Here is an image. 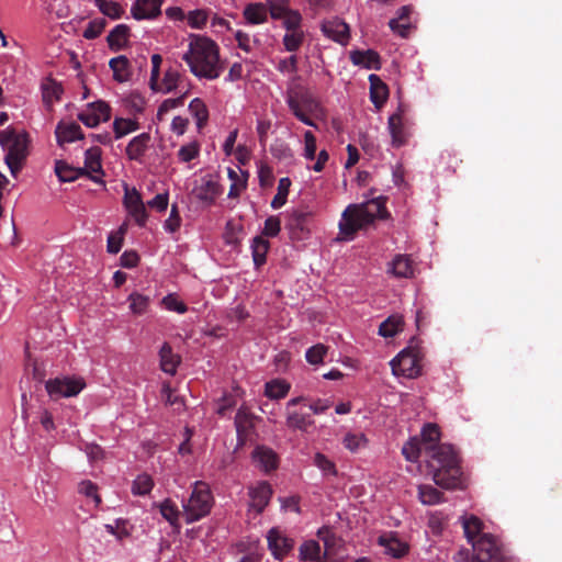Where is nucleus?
Segmentation results:
<instances>
[{
	"label": "nucleus",
	"instance_id": "1",
	"mask_svg": "<svg viewBox=\"0 0 562 562\" xmlns=\"http://www.w3.org/2000/svg\"><path fill=\"white\" fill-rule=\"evenodd\" d=\"M440 427L435 423L424 424V458L434 482L446 490L464 488L460 458L453 446L439 443Z\"/></svg>",
	"mask_w": 562,
	"mask_h": 562
},
{
	"label": "nucleus",
	"instance_id": "2",
	"mask_svg": "<svg viewBox=\"0 0 562 562\" xmlns=\"http://www.w3.org/2000/svg\"><path fill=\"white\" fill-rule=\"evenodd\" d=\"M190 71L199 79L214 80L224 70V64L220 59L217 44L204 36H194L189 49L183 55Z\"/></svg>",
	"mask_w": 562,
	"mask_h": 562
},
{
	"label": "nucleus",
	"instance_id": "3",
	"mask_svg": "<svg viewBox=\"0 0 562 562\" xmlns=\"http://www.w3.org/2000/svg\"><path fill=\"white\" fill-rule=\"evenodd\" d=\"M387 211L384 202L373 199L363 204L349 205L339 222V235L342 240L353 239L359 229L366 228L376 218H385Z\"/></svg>",
	"mask_w": 562,
	"mask_h": 562
},
{
	"label": "nucleus",
	"instance_id": "4",
	"mask_svg": "<svg viewBox=\"0 0 562 562\" xmlns=\"http://www.w3.org/2000/svg\"><path fill=\"white\" fill-rule=\"evenodd\" d=\"M285 101L290 111L299 121L305 125L316 127L311 116L319 114L322 105L308 88L302 85L289 87Z\"/></svg>",
	"mask_w": 562,
	"mask_h": 562
},
{
	"label": "nucleus",
	"instance_id": "5",
	"mask_svg": "<svg viewBox=\"0 0 562 562\" xmlns=\"http://www.w3.org/2000/svg\"><path fill=\"white\" fill-rule=\"evenodd\" d=\"M0 145L5 151L4 162L15 177L27 157L29 135L25 131L8 127L0 131Z\"/></svg>",
	"mask_w": 562,
	"mask_h": 562
},
{
	"label": "nucleus",
	"instance_id": "6",
	"mask_svg": "<svg viewBox=\"0 0 562 562\" xmlns=\"http://www.w3.org/2000/svg\"><path fill=\"white\" fill-rule=\"evenodd\" d=\"M212 506L213 495L209 485L201 481L195 482L189 499L182 503L187 524H192L209 515Z\"/></svg>",
	"mask_w": 562,
	"mask_h": 562
},
{
	"label": "nucleus",
	"instance_id": "7",
	"mask_svg": "<svg viewBox=\"0 0 562 562\" xmlns=\"http://www.w3.org/2000/svg\"><path fill=\"white\" fill-rule=\"evenodd\" d=\"M472 562H508L504 557L498 539L492 533H483L472 543Z\"/></svg>",
	"mask_w": 562,
	"mask_h": 562
},
{
	"label": "nucleus",
	"instance_id": "8",
	"mask_svg": "<svg viewBox=\"0 0 562 562\" xmlns=\"http://www.w3.org/2000/svg\"><path fill=\"white\" fill-rule=\"evenodd\" d=\"M419 352L415 349L408 348L398 353L391 362L392 372L395 375H401L409 379L417 378L422 372Z\"/></svg>",
	"mask_w": 562,
	"mask_h": 562
},
{
	"label": "nucleus",
	"instance_id": "9",
	"mask_svg": "<svg viewBox=\"0 0 562 562\" xmlns=\"http://www.w3.org/2000/svg\"><path fill=\"white\" fill-rule=\"evenodd\" d=\"M85 383L80 379L56 378L45 384L48 395L53 400L76 396L83 389Z\"/></svg>",
	"mask_w": 562,
	"mask_h": 562
},
{
	"label": "nucleus",
	"instance_id": "10",
	"mask_svg": "<svg viewBox=\"0 0 562 562\" xmlns=\"http://www.w3.org/2000/svg\"><path fill=\"white\" fill-rule=\"evenodd\" d=\"M111 117L110 105L102 101L88 103L86 109L78 114V120L88 127H95L100 122H106Z\"/></svg>",
	"mask_w": 562,
	"mask_h": 562
},
{
	"label": "nucleus",
	"instance_id": "11",
	"mask_svg": "<svg viewBox=\"0 0 562 562\" xmlns=\"http://www.w3.org/2000/svg\"><path fill=\"white\" fill-rule=\"evenodd\" d=\"M123 203L135 222L139 226H144L147 221V212L139 192L135 188L130 189L125 186Z\"/></svg>",
	"mask_w": 562,
	"mask_h": 562
},
{
	"label": "nucleus",
	"instance_id": "12",
	"mask_svg": "<svg viewBox=\"0 0 562 562\" xmlns=\"http://www.w3.org/2000/svg\"><path fill=\"white\" fill-rule=\"evenodd\" d=\"M267 540L268 548L277 560H282L294 547V540L278 528L268 531Z\"/></svg>",
	"mask_w": 562,
	"mask_h": 562
},
{
	"label": "nucleus",
	"instance_id": "13",
	"mask_svg": "<svg viewBox=\"0 0 562 562\" xmlns=\"http://www.w3.org/2000/svg\"><path fill=\"white\" fill-rule=\"evenodd\" d=\"M182 82V74L179 71L177 67H168L164 77L159 79L156 77V82L149 81V87L155 92H160L164 94L170 93L180 87Z\"/></svg>",
	"mask_w": 562,
	"mask_h": 562
},
{
	"label": "nucleus",
	"instance_id": "14",
	"mask_svg": "<svg viewBox=\"0 0 562 562\" xmlns=\"http://www.w3.org/2000/svg\"><path fill=\"white\" fill-rule=\"evenodd\" d=\"M82 169H86V176L90 180L104 186V181L101 179L104 172L101 164V149L99 147H91L86 150L85 167Z\"/></svg>",
	"mask_w": 562,
	"mask_h": 562
},
{
	"label": "nucleus",
	"instance_id": "15",
	"mask_svg": "<svg viewBox=\"0 0 562 562\" xmlns=\"http://www.w3.org/2000/svg\"><path fill=\"white\" fill-rule=\"evenodd\" d=\"M221 193V186L212 176L203 177L200 184L195 186L193 189L195 198L206 204H213Z\"/></svg>",
	"mask_w": 562,
	"mask_h": 562
},
{
	"label": "nucleus",
	"instance_id": "16",
	"mask_svg": "<svg viewBox=\"0 0 562 562\" xmlns=\"http://www.w3.org/2000/svg\"><path fill=\"white\" fill-rule=\"evenodd\" d=\"M162 0H135L131 8L132 16L135 20H150L157 18L161 12Z\"/></svg>",
	"mask_w": 562,
	"mask_h": 562
},
{
	"label": "nucleus",
	"instance_id": "17",
	"mask_svg": "<svg viewBox=\"0 0 562 562\" xmlns=\"http://www.w3.org/2000/svg\"><path fill=\"white\" fill-rule=\"evenodd\" d=\"M272 495V488L267 482H259L249 488V507L260 514L268 505Z\"/></svg>",
	"mask_w": 562,
	"mask_h": 562
},
{
	"label": "nucleus",
	"instance_id": "18",
	"mask_svg": "<svg viewBox=\"0 0 562 562\" xmlns=\"http://www.w3.org/2000/svg\"><path fill=\"white\" fill-rule=\"evenodd\" d=\"M150 139L149 133H142L133 137L125 149L128 159L139 161L148 149Z\"/></svg>",
	"mask_w": 562,
	"mask_h": 562
},
{
	"label": "nucleus",
	"instance_id": "19",
	"mask_svg": "<svg viewBox=\"0 0 562 562\" xmlns=\"http://www.w3.org/2000/svg\"><path fill=\"white\" fill-rule=\"evenodd\" d=\"M350 60L353 65L363 67L366 69H380V56L372 49L367 50H352L350 52Z\"/></svg>",
	"mask_w": 562,
	"mask_h": 562
},
{
	"label": "nucleus",
	"instance_id": "20",
	"mask_svg": "<svg viewBox=\"0 0 562 562\" xmlns=\"http://www.w3.org/2000/svg\"><path fill=\"white\" fill-rule=\"evenodd\" d=\"M370 99L376 109H381L389 97V88L378 75L369 76Z\"/></svg>",
	"mask_w": 562,
	"mask_h": 562
},
{
	"label": "nucleus",
	"instance_id": "21",
	"mask_svg": "<svg viewBox=\"0 0 562 562\" xmlns=\"http://www.w3.org/2000/svg\"><path fill=\"white\" fill-rule=\"evenodd\" d=\"M322 31L327 37L341 44H345L349 38V26L339 20L323 23Z\"/></svg>",
	"mask_w": 562,
	"mask_h": 562
},
{
	"label": "nucleus",
	"instance_id": "22",
	"mask_svg": "<svg viewBox=\"0 0 562 562\" xmlns=\"http://www.w3.org/2000/svg\"><path fill=\"white\" fill-rule=\"evenodd\" d=\"M460 521L464 531V536L469 543H473L483 532V521L475 515H463Z\"/></svg>",
	"mask_w": 562,
	"mask_h": 562
},
{
	"label": "nucleus",
	"instance_id": "23",
	"mask_svg": "<svg viewBox=\"0 0 562 562\" xmlns=\"http://www.w3.org/2000/svg\"><path fill=\"white\" fill-rule=\"evenodd\" d=\"M160 369L169 374L177 373L178 366L180 364V357L173 353L171 346L165 342L159 350Z\"/></svg>",
	"mask_w": 562,
	"mask_h": 562
},
{
	"label": "nucleus",
	"instance_id": "24",
	"mask_svg": "<svg viewBox=\"0 0 562 562\" xmlns=\"http://www.w3.org/2000/svg\"><path fill=\"white\" fill-rule=\"evenodd\" d=\"M378 543L384 549V553L392 558H401L407 552V546L391 533L380 536Z\"/></svg>",
	"mask_w": 562,
	"mask_h": 562
},
{
	"label": "nucleus",
	"instance_id": "25",
	"mask_svg": "<svg viewBox=\"0 0 562 562\" xmlns=\"http://www.w3.org/2000/svg\"><path fill=\"white\" fill-rule=\"evenodd\" d=\"M55 134L58 144L72 143L83 137L81 128L77 123H59Z\"/></svg>",
	"mask_w": 562,
	"mask_h": 562
},
{
	"label": "nucleus",
	"instance_id": "26",
	"mask_svg": "<svg viewBox=\"0 0 562 562\" xmlns=\"http://www.w3.org/2000/svg\"><path fill=\"white\" fill-rule=\"evenodd\" d=\"M422 452V439L418 436L411 437L402 448L405 459L411 462L415 470H420L419 457Z\"/></svg>",
	"mask_w": 562,
	"mask_h": 562
},
{
	"label": "nucleus",
	"instance_id": "27",
	"mask_svg": "<svg viewBox=\"0 0 562 562\" xmlns=\"http://www.w3.org/2000/svg\"><path fill=\"white\" fill-rule=\"evenodd\" d=\"M314 420L310 414L288 409L285 425L292 430L307 431Z\"/></svg>",
	"mask_w": 562,
	"mask_h": 562
},
{
	"label": "nucleus",
	"instance_id": "28",
	"mask_svg": "<svg viewBox=\"0 0 562 562\" xmlns=\"http://www.w3.org/2000/svg\"><path fill=\"white\" fill-rule=\"evenodd\" d=\"M243 15L249 24H261L268 20L267 5L261 2L249 3L245 7Z\"/></svg>",
	"mask_w": 562,
	"mask_h": 562
},
{
	"label": "nucleus",
	"instance_id": "29",
	"mask_svg": "<svg viewBox=\"0 0 562 562\" xmlns=\"http://www.w3.org/2000/svg\"><path fill=\"white\" fill-rule=\"evenodd\" d=\"M55 172L61 182H71L80 177L86 176V169L71 167L63 160L56 161Z\"/></svg>",
	"mask_w": 562,
	"mask_h": 562
},
{
	"label": "nucleus",
	"instance_id": "30",
	"mask_svg": "<svg viewBox=\"0 0 562 562\" xmlns=\"http://www.w3.org/2000/svg\"><path fill=\"white\" fill-rule=\"evenodd\" d=\"M130 29L125 24L116 25L108 35L106 41L112 50L122 49L128 40Z\"/></svg>",
	"mask_w": 562,
	"mask_h": 562
},
{
	"label": "nucleus",
	"instance_id": "31",
	"mask_svg": "<svg viewBox=\"0 0 562 562\" xmlns=\"http://www.w3.org/2000/svg\"><path fill=\"white\" fill-rule=\"evenodd\" d=\"M109 66L113 71V79L115 81L125 82L130 79V61L125 56L121 55L112 58L109 63Z\"/></svg>",
	"mask_w": 562,
	"mask_h": 562
},
{
	"label": "nucleus",
	"instance_id": "32",
	"mask_svg": "<svg viewBox=\"0 0 562 562\" xmlns=\"http://www.w3.org/2000/svg\"><path fill=\"white\" fill-rule=\"evenodd\" d=\"M189 112L195 119L198 130H202L209 121V109L200 98H194L189 104Z\"/></svg>",
	"mask_w": 562,
	"mask_h": 562
},
{
	"label": "nucleus",
	"instance_id": "33",
	"mask_svg": "<svg viewBox=\"0 0 562 562\" xmlns=\"http://www.w3.org/2000/svg\"><path fill=\"white\" fill-rule=\"evenodd\" d=\"M291 389L290 383L282 379H274L265 384V395L271 400L285 397Z\"/></svg>",
	"mask_w": 562,
	"mask_h": 562
},
{
	"label": "nucleus",
	"instance_id": "34",
	"mask_svg": "<svg viewBox=\"0 0 562 562\" xmlns=\"http://www.w3.org/2000/svg\"><path fill=\"white\" fill-rule=\"evenodd\" d=\"M254 459L266 472L277 468V454L269 448L257 447L254 451Z\"/></svg>",
	"mask_w": 562,
	"mask_h": 562
},
{
	"label": "nucleus",
	"instance_id": "35",
	"mask_svg": "<svg viewBox=\"0 0 562 562\" xmlns=\"http://www.w3.org/2000/svg\"><path fill=\"white\" fill-rule=\"evenodd\" d=\"M239 171H240V175L232 168L227 169L228 178L232 180V184H231L229 192H228V198H231V199L238 198L240 195V193L246 189V186H247L248 173L243 172L241 170H239Z\"/></svg>",
	"mask_w": 562,
	"mask_h": 562
},
{
	"label": "nucleus",
	"instance_id": "36",
	"mask_svg": "<svg viewBox=\"0 0 562 562\" xmlns=\"http://www.w3.org/2000/svg\"><path fill=\"white\" fill-rule=\"evenodd\" d=\"M389 132L392 138V145L400 147L405 144V132L402 125V117L398 114H393L389 119Z\"/></svg>",
	"mask_w": 562,
	"mask_h": 562
},
{
	"label": "nucleus",
	"instance_id": "37",
	"mask_svg": "<svg viewBox=\"0 0 562 562\" xmlns=\"http://www.w3.org/2000/svg\"><path fill=\"white\" fill-rule=\"evenodd\" d=\"M390 272L398 278H408L413 274L412 261L407 256H396L390 265Z\"/></svg>",
	"mask_w": 562,
	"mask_h": 562
},
{
	"label": "nucleus",
	"instance_id": "38",
	"mask_svg": "<svg viewBox=\"0 0 562 562\" xmlns=\"http://www.w3.org/2000/svg\"><path fill=\"white\" fill-rule=\"evenodd\" d=\"M403 329V318L400 315H391L379 326V335L385 338L394 337Z\"/></svg>",
	"mask_w": 562,
	"mask_h": 562
},
{
	"label": "nucleus",
	"instance_id": "39",
	"mask_svg": "<svg viewBox=\"0 0 562 562\" xmlns=\"http://www.w3.org/2000/svg\"><path fill=\"white\" fill-rule=\"evenodd\" d=\"M139 128V124L133 119L116 117L113 122V132L116 139L124 137Z\"/></svg>",
	"mask_w": 562,
	"mask_h": 562
},
{
	"label": "nucleus",
	"instance_id": "40",
	"mask_svg": "<svg viewBox=\"0 0 562 562\" xmlns=\"http://www.w3.org/2000/svg\"><path fill=\"white\" fill-rule=\"evenodd\" d=\"M235 427L239 438L247 436L250 428L254 427L252 415L244 407H240L235 416Z\"/></svg>",
	"mask_w": 562,
	"mask_h": 562
},
{
	"label": "nucleus",
	"instance_id": "41",
	"mask_svg": "<svg viewBox=\"0 0 562 562\" xmlns=\"http://www.w3.org/2000/svg\"><path fill=\"white\" fill-rule=\"evenodd\" d=\"M269 249L268 240L263 239L260 236H257L252 239L251 243V252L252 259L256 267H260L266 262V256Z\"/></svg>",
	"mask_w": 562,
	"mask_h": 562
},
{
	"label": "nucleus",
	"instance_id": "42",
	"mask_svg": "<svg viewBox=\"0 0 562 562\" xmlns=\"http://www.w3.org/2000/svg\"><path fill=\"white\" fill-rule=\"evenodd\" d=\"M61 93H63V88L55 80L47 79L42 85L43 101L47 105H50L53 102L59 100Z\"/></svg>",
	"mask_w": 562,
	"mask_h": 562
},
{
	"label": "nucleus",
	"instance_id": "43",
	"mask_svg": "<svg viewBox=\"0 0 562 562\" xmlns=\"http://www.w3.org/2000/svg\"><path fill=\"white\" fill-rule=\"evenodd\" d=\"M159 512L161 516L171 525L178 526L180 512L177 505L169 498L161 502L159 505Z\"/></svg>",
	"mask_w": 562,
	"mask_h": 562
},
{
	"label": "nucleus",
	"instance_id": "44",
	"mask_svg": "<svg viewBox=\"0 0 562 562\" xmlns=\"http://www.w3.org/2000/svg\"><path fill=\"white\" fill-rule=\"evenodd\" d=\"M291 180L288 177L281 178L278 183V192L271 201V207L277 210L283 206L286 202Z\"/></svg>",
	"mask_w": 562,
	"mask_h": 562
},
{
	"label": "nucleus",
	"instance_id": "45",
	"mask_svg": "<svg viewBox=\"0 0 562 562\" xmlns=\"http://www.w3.org/2000/svg\"><path fill=\"white\" fill-rule=\"evenodd\" d=\"M154 487V481L148 474H139L132 484L134 495H147Z\"/></svg>",
	"mask_w": 562,
	"mask_h": 562
},
{
	"label": "nucleus",
	"instance_id": "46",
	"mask_svg": "<svg viewBox=\"0 0 562 562\" xmlns=\"http://www.w3.org/2000/svg\"><path fill=\"white\" fill-rule=\"evenodd\" d=\"M304 37L303 31L286 32L282 38L285 50L296 52L302 46Z\"/></svg>",
	"mask_w": 562,
	"mask_h": 562
},
{
	"label": "nucleus",
	"instance_id": "47",
	"mask_svg": "<svg viewBox=\"0 0 562 562\" xmlns=\"http://www.w3.org/2000/svg\"><path fill=\"white\" fill-rule=\"evenodd\" d=\"M301 560L315 561L321 558V546L315 540L305 541L300 547Z\"/></svg>",
	"mask_w": 562,
	"mask_h": 562
},
{
	"label": "nucleus",
	"instance_id": "48",
	"mask_svg": "<svg viewBox=\"0 0 562 562\" xmlns=\"http://www.w3.org/2000/svg\"><path fill=\"white\" fill-rule=\"evenodd\" d=\"M94 3L104 15L111 19H119L123 13V9L117 2L108 0H94Z\"/></svg>",
	"mask_w": 562,
	"mask_h": 562
},
{
	"label": "nucleus",
	"instance_id": "49",
	"mask_svg": "<svg viewBox=\"0 0 562 562\" xmlns=\"http://www.w3.org/2000/svg\"><path fill=\"white\" fill-rule=\"evenodd\" d=\"M280 20H282L286 32L303 31L301 29L302 15L297 10L290 9Z\"/></svg>",
	"mask_w": 562,
	"mask_h": 562
},
{
	"label": "nucleus",
	"instance_id": "50",
	"mask_svg": "<svg viewBox=\"0 0 562 562\" xmlns=\"http://www.w3.org/2000/svg\"><path fill=\"white\" fill-rule=\"evenodd\" d=\"M342 443L346 449H348L351 452H356L367 443V438L361 432H348L344 437Z\"/></svg>",
	"mask_w": 562,
	"mask_h": 562
},
{
	"label": "nucleus",
	"instance_id": "51",
	"mask_svg": "<svg viewBox=\"0 0 562 562\" xmlns=\"http://www.w3.org/2000/svg\"><path fill=\"white\" fill-rule=\"evenodd\" d=\"M128 302L131 311L134 314L140 315L146 312L149 304V299L139 293H132L128 296Z\"/></svg>",
	"mask_w": 562,
	"mask_h": 562
},
{
	"label": "nucleus",
	"instance_id": "52",
	"mask_svg": "<svg viewBox=\"0 0 562 562\" xmlns=\"http://www.w3.org/2000/svg\"><path fill=\"white\" fill-rule=\"evenodd\" d=\"M314 464L325 474V475H336L337 470L335 463L329 460L325 454L317 452L314 456Z\"/></svg>",
	"mask_w": 562,
	"mask_h": 562
},
{
	"label": "nucleus",
	"instance_id": "53",
	"mask_svg": "<svg viewBox=\"0 0 562 562\" xmlns=\"http://www.w3.org/2000/svg\"><path fill=\"white\" fill-rule=\"evenodd\" d=\"M200 153V146L196 142H191L187 145H183L178 150V158L182 162H189L196 158Z\"/></svg>",
	"mask_w": 562,
	"mask_h": 562
},
{
	"label": "nucleus",
	"instance_id": "54",
	"mask_svg": "<svg viewBox=\"0 0 562 562\" xmlns=\"http://www.w3.org/2000/svg\"><path fill=\"white\" fill-rule=\"evenodd\" d=\"M270 15L274 20H280L289 10V0H268Z\"/></svg>",
	"mask_w": 562,
	"mask_h": 562
},
{
	"label": "nucleus",
	"instance_id": "55",
	"mask_svg": "<svg viewBox=\"0 0 562 562\" xmlns=\"http://www.w3.org/2000/svg\"><path fill=\"white\" fill-rule=\"evenodd\" d=\"M326 353L327 347L323 344H317L307 349L305 357L311 364H319L323 362Z\"/></svg>",
	"mask_w": 562,
	"mask_h": 562
},
{
	"label": "nucleus",
	"instance_id": "56",
	"mask_svg": "<svg viewBox=\"0 0 562 562\" xmlns=\"http://www.w3.org/2000/svg\"><path fill=\"white\" fill-rule=\"evenodd\" d=\"M446 517L440 512L429 513L428 514V527L431 532L436 536L440 535L443 530L447 521Z\"/></svg>",
	"mask_w": 562,
	"mask_h": 562
},
{
	"label": "nucleus",
	"instance_id": "57",
	"mask_svg": "<svg viewBox=\"0 0 562 562\" xmlns=\"http://www.w3.org/2000/svg\"><path fill=\"white\" fill-rule=\"evenodd\" d=\"M78 491L80 494H83L87 497L92 498L95 506H99L101 503V497L98 494V486L91 481H82L79 483Z\"/></svg>",
	"mask_w": 562,
	"mask_h": 562
},
{
	"label": "nucleus",
	"instance_id": "58",
	"mask_svg": "<svg viewBox=\"0 0 562 562\" xmlns=\"http://www.w3.org/2000/svg\"><path fill=\"white\" fill-rule=\"evenodd\" d=\"M106 25V21L104 19H95L89 22L88 26L83 31V37L87 40L97 38Z\"/></svg>",
	"mask_w": 562,
	"mask_h": 562
},
{
	"label": "nucleus",
	"instance_id": "59",
	"mask_svg": "<svg viewBox=\"0 0 562 562\" xmlns=\"http://www.w3.org/2000/svg\"><path fill=\"white\" fill-rule=\"evenodd\" d=\"M187 20L192 29H202L206 24L207 12L202 9L190 11Z\"/></svg>",
	"mask_w": 562,
	"mask_h": 562
},
{
	"label": "nucleus",
	"instance_id": "60",
	"mask_svg": "<svg viewBox=\"0 0 562 562\" xmlns=\"http://www.w3.org/2000/svg\"><path fill=\"white\" fill-rule=\"evenodd\" d=\"M183 101L184 94L175 99H166L165 101H162V103L159 105L157 110V119L161 121L170 110L183 105Z\"/></svg>",
	"mask_w": 562,
	"mask_h": 562
},
{
	"label": "nucleus",
	"instance_id": "61",
	"mask_svg": "<svg viewBox=\"0 0 562 562\" xmlns=\"http://www.w3.org/2000/svg\"><path fill=\"white\" fill-rule=\"evenodd\" d=\"M303 156L307 160H313L316 157V137L311 131L304 133Z\"/></svg>",
	"mask_w": 562,
	"mask_h": 562
},
{
	"label": "nucleus",
	"instance_id": "62",
	"mask_svg": "<svg viewBox=\"0 0 562 562\" xmlns=\"http://www.w3.org/2000/svg\"><path fill=\"white\" fill-rule=\"evenodd\" d=\"M270 151L273 157L280 160H289L293 158V151L290 146L283 142H278L273 144L270 148Z\"/></svg>",
	"mask_w": 562,
	"mask_h": 562
},
{
	"label": "nucleus",
	"instance_id": "63",
	"mask_svg": "<svg viewBox=\"0 0 562 562\" xmlns=\"http://www.w3.org/2000/svg\"><path fill=\"white\" fill-rule=\"evenodd\" d=\"M162 304L168 311H173L183 314L188 311L187 305L179 301L175 294H168L162 299Z\"/></svg>",
	"mask_w": 562,
	"mask_h": 562
},
{
	"label": "nucleus",
	"instance_id": "64",
	"mask_svg": "<svg viewBox=\"0 0 562 562\" xmlns=\"http://www.w3.org/2000/svg\"><path fill=\"white\" fill-rule=\"evenodd\" d=\"M181 217L179 215L178 206L172 204L169 217L165 221L164 227L170 233H175L180 228Z\"/></svg>",
	"mask_w": 562,
	"mask_h": 562
}]
</instances>
